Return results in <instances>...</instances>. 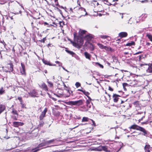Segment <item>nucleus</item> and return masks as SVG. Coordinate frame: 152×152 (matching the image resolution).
<instances>
[{
    "label": "nucleus",
    "mask_w": 152,
    "mask_h": 152,
    "mask_svg": "<svg viewBox=\"0 0 152 152\" xmlns=\"http://www.w3.org/2000/svg\"><path fill=\"white\" fill-rule=\"evenodd\" d=\"M66 49L65 50V51L69 54L72 55V56L74 55L75 53L72 51H70L67 49V48H65Z\"/></svg>",
    "instance_id": "30"
},
{
    "label": "nucleus",
    "mask_w": 152,
    "mask_h": 152,
    "mask_svg": "<svg viewBox=\"0 0 152 152\" xmlns=\"http://www.w3.org/2000/svg\"><path fill=\"white\" fill-rule=\"evenodd\" d=\"M86 32L87 31L85 30L80 29L79 32V35L77 36L84 38L85 36L84 35L86 34Z\"/></svg>",
    "instance_id": "11"
},
{
    "label": "nucleus",
    "mask_w": 152,
    "mask_h": 152,
    "mask_svg": "<svg viewBox=\"0 0 152 152\" xmlns=\"http://www.w3.org/2000/svg\"><path fill=\"white\" fill-rule=\"evenodd\" d=\"M17 117L15 116H13L12 117V118L15 121H16L17 120Z\"/></svg>",
    "instance_id": "51"
},
{
    "label": "nucleus",
    "mask_w": 152,
    "mask_h": 152,
    "mask_svg": "<svg viewBox=\"0 0 152 152\" xmlns=\"http://www.w3.org/2000/svg\"><path fill=\"white\" fill-rule=\"evenodd\" d=\"M140 66L141 67H143V68H145L146 69V68L147 67H148V65L146 64H140Z\"/></svg>",
    "instance_id": "37"
},
{
    "label": "nucleus",
    "mask_w": 152,
    "mask_h": 152,
    "mask_svg": "<svg viewBox=\"0 0 152 152\" xmlns=\"http://www.w3.org/2000/svg\"><path fill=\"white\" fill-rule=\"evenodd\" d=\"M12 113L13 114L17 115L18 116V114L17 111L14 108H12Z\"/></svg>",
    "instance_id": "33"
},
{
    "label": "nucleus",
    "mask_w": 152,
    "mask_h": 152,
    "mask_svg": "<svg viewBox=\"0 0 152 152\" xmlns=\"http://www.w3.org/2000/svg\"><path fill=\"white\" fill-rule=\"evenodd\" d=\"M124 54L125 55H127L129 54V51L126 52H124Z\"/></svg>",
    "instance_id": "63"
},
{
    "label": "nucleus",
    "mask_w": 152,
    "mask_h": 152,
    "mask_svg": "<svg viewBox=\"0 0 152 152\" xmlns=\"http://www.w3.org/2000/svg\"><path fill=\"white\" fill-rule=\"evenodd\" d=\"M13 52V54H15V50L14 48H12V49L11 50Z\"/></svg>",
    "instance_id": "62"
},
{
    "label": "nucleus",
    "mask_w": 152,
    "mask_h": 152,
    "mask_svg": "<svg viewBox=\"0 0 152 152\" xmlns=\"http://www.w3.org/2000/svg\"><path fill=\"white\" fill-rule=\"evenodd\" d=\"M90 120L92 121V126H96V123H95V121L93 120L92 119H90Z\"/></svg>",
    "instance_id": "47"
},
{
    "label": "nucleus",
    "mask_w": 152,
    "mask_h": 152,
    "mask_svg": "<svg viewBox=\"0 0 152 152\" xmlns=\"http://www.w3.org/2000/svg\"><path fill=\"white\" fill-rule=\"evenodd\" d=\"M47 83H48V87L51 88H53V84L52 82L49 81L48 80H47Z\"/></svg>",
    "instance_id": "21"
},
{
    "label": "nucleus",
    "mask_w": 152,
    "mask_h": 152,
    "mask_svg": "<svg viewBox=\"0 0 152 152\" xmlns=\"http://www.w3.org/2000/svg\"><path fill=\"white\" fill-rule=\"evenodd\" d=\"M97 45L100 48H107L106 46H104L103 45L101 44L100 43H98Z\"/></svg>",
    "instance_id": "42"
},
{
    "label": "nucleus",
    "mask_w": 152,
    "mask_h": 152,
    "mask_svg": "<svg viewBox=\"0 0 152 152\" xmlns=\"http://www.w3.org/2000/svg\"><path fill=\"white\" fill-rule=\"evenodd\" d=\"M53 46V45L51 44H48V47H52Z\"/></svg>",
    "instance_id": "60"
},
{
    "label": "nucleus",
    "mask_w": 152,
    "mask_h": 152,
    "mask_svg": "<svg viewBox=\"0 0 152 152\" xmlns=\"http://www.w3.org/2000/svg\"><path fill=\"white\" fill-rule=\"evenodd\" d=\"M132 134H132V135L128 136V137H130V138L131 139H134V138H136V136L133 134Z\"/></svg>",
    "instance_id": "40"
},
{
    "label": "nucleus",
    "mask_w": 152,
    "mask_h": 152,
    "mask_svg": "<svg viewBox=\"0 0 152 152\" xmlns=\"http://www.w3.org/2000/svg\"><path fill=\"white\" fill-rule=\"evenodd\" d=\"M44 145V144L42 143H41L39 145L38 147L37 148H35L34 149H33L32 150L33 151H34L33 152H37V151L40 150L41 149L39 148L43 146Z\"/></svg>",
    "instance_id": "17"
},
{
    "label": "nucleus",
    "mask_w": 152,
    "mask_h": 152,
    "mask_svg": "<svg viewBox=\"0 0 152 152\" xmlns=\"http://www.w3.org/2000/svg\"><path fill=\"white\" fill-rule=\"evenodd\" d=\"M77 90L78 91H80L82 92L83 93L84 91V90H83L81 89H78Z\"/></svg>",
    "instance_id": "64"
},
{
    "label": "nucleus",
    "mask_w": 152,
    "mask_h": 152,
    "mask_svg": "<svg viewBox=\"0 0 152 152\" xmlns=\"http://www.w3.org/2000/svg\"><path fill=\"white\" fill-rule=\"evenodd\" d=\"M143 52L142 51H140L136 52L134 53L135 54H137L142 53Z\"/></svg>",
    "instance_id": "61"
},
{
    "label": "nucleus",
    "mask_w": 152,
    "mask_h": 152,
    "mask_svg": "<svg viewBox=\"0 0 152 152\" xmlns=\"http://www.w3.org/2000/svg\"><path fill=\"white\" fill-rule=\"evenodd\" d=\"M66 103V104L69 105H75V101H69V102H67Z\"/></svg>",
    "instance_id": "26"
},
{
    "label": "nucleus",
    "mask_w": 152,
    "mask_h": 152,
    "mask_svg": "<svg viewBox=\"0 0 152 152\" xmlns=\"http://www.w3.org/2000/svg\"><path fill=\"white\" fill-rule=\"evenodd\" d=\"M90 119L88 117H83L82 120L81 121L82 122H87L89 121V120H90Z\"/></svg>",
    "instance_id": "29"
},
{
    "label": "nucleus",
    "mask_w": 152,
    "mask_h": 152,
    "mask_svg": "<svg viewBox=\"0 0 152 152\" xmlns=\"http://www.w3.org/2000/svg\"><path fill=\"white\" fill-rule=\"evenodd\" d=\"M75 105H81L83 104V101L82 100H80L77 101H75Z\"/></svg>",
    "instance_id": "24"
},
{
    "label": "nucleus",
    "mask_w": 152,
    "mask_h": 152,
    "mask_svg": "<svg viewBox=\"0 0 152 152\" xmlns=\"http://www.w3.org/2000/svg\"><path fill=\"white\" fill-rule=\"evenodd\" d=\"M145 117V116H143L141 118L139 119L138 122H140V121L143 120V118Z\"/></svg>",
    "instance_id": "58"
},
{
    "label": "nucleus",
    "mask_w": 152,
    "mask_h": 152,
    "mask_svg": "<svg viewBox=\"0 0 152 152\" xmlns=\"http://www.w3.org/2000/svg\"><path fill=\"white\" fill-rule=\"evenodd\" d=\"M20 104L21 105V107L22 108H26V107H25V105L24 104H23V102L20 103Z\"/></svg>",
    "instance_id": "54"
},
{
    "label": "nucleus",
    "mask_w": 152,
    "mask_h": 152,
    "mask_svg": "<svg viewBox=\"0 0 152 152\" xmlns=\"http://www.w3.org/2000/svg\"><path fill=\"white\" fill-rule=\"evenodd\" d=\"M113 89L110 86H109L108 87V90H109L110 91H113Z\"/></svg>",
    "instance_id": "56"
},
{
    "label": "nucleus",
    "mask_w": 152,
    "mask_h": 152,
    "mask_svg": "<svg viewBox=\"0 0 152 152\" xmlns=\"http://www.w3.org/2000/svg\"><path fill=\"white\" fill-rule=\"evenodd\" d=\"M63 84L64 85V90H70V89L69 88H68L64 84V83H63Z\"/></svg>",
    "instance_id": "44"
},
{
    "label": "nucleus",
    "mask_w": 152,
    "mask_h": 152,
    "mask_svg": "<svg viewBox=\"0 0 152 152\" xmlns=\"http://www.w3.org/2000/svg\"><path fill=\"white\" fill-rule=\"evenodd\" d=\"M75 85L77 88H78L81 86L80 83L79 82H77L75 84Z\"/></svg>",
    "instance_id": "41"
},
{
    "label": "nucleus",
    "mask_w": 152,
    "mask_h": 152,
    "mask_svg": "<svg viewBox=\"0 0 152 152\" xmlns=\"http://www.w3.org/2000/svg\"><path fill=\"white\" fill-rule=\"evenodd\" d=\"M84 56L86 58H87L89 60H91V55L86 52H85L84 53Z\"/></svg>",
    "instance_id": "22"
},
{
    "label": "nucleus",
    "mask_w": 152,
    "mask_h": 152,
    "mask_svg": "<svg viewBox=\"0 0 152 152\" xmlns=\"http://www.w3.org/2000/svg\"><path fill=\"white\" fill-rule=\"evenodd\" d=\"M151 147L148 144H146L144 147L145 152H150Z\"/></svg>",
    "instance_id": "13"
},
{
    "label": "nucleus",
    "mask_w": 152,
    "mask_h": 152,
    "mask_svg": "<svg viewBox=\"0 0 152 152\" xmlns=\"http://www.w3.org/2000/svg\"><path fill=\"white\" fill-rule=\"evenodd\" d=\"M8 64L10 66V70L11 72H12L13 70V67L12 64V63H10L9 64Z\"/></svg>",
    "instance_id": "35"
},
{
    "label": "nucleus",
    "mask_w": 152,
    "mask_h": 152,
    "mask_svg": "<svg viewBox=\"0 0 152 152\" xmlns=\"http://www.w3.org/2000/svg\"><path fill=\"white\" fill-rule=\"evenodd\" d=\"M6 109L5 105L2 104H0V114L2 113Z\"/></svg>",
    "instance_id": "19"
},
{
    "label": "nucleus",
    "mask_w": 152,
    "mask_h": 152,
    "mask_svg": "<svg viewBox=\"0 0 152 152\" xmlns=\"http://www.w3.org/2000/svg\"><path fill=\"white\" fill-rule=\"evenodd\" d=\"M138 101H136L135 102H134L133 103V104L135 105L136 106H137L138 105Z\"/></svg>",
    "instance_id": "53"
},
{
    "label": "nucleus",
    "mask_w": 152,
    "mask_h": 152,
    "mask_svg": "<svg viewBox=\"0 0 152 152\" xmlns=\"http://www.w3.org/2000/svg\"><path fill=\"white\" fill-rule=\"evenodd\" d=\"M96 64L97 65L99 66L100 68H103V67H104L102 65L99 64V63H96Z\"/></svg>",
    "instance_id": "46"
},
{
    "label": "nucleus",
    "mask_w": 152,
    "mask_h": 152,
    "mask_svg": "<svg viewBox=\"0 0 152 152\" xmlns=\"http://www.w3.org/2000/svg\"><path fill=\"white\" fill-rule=\"evenodd\" d=\"M108 37L106 35H102L101 36V37L103 39H106Z\"/></svg>",
    "instance_id": "49"
},
{
    "label": "nucleus",
    "mask_w": 152,
    "mask_h": 152,
    "mask_svg": "<svg viewBox=\"0 0 152 152\" xmlns=\"http://www.w3.org/2000/svg\"><path fill=\"white\" fill-rule=\"evenodd\" d=\"M24 123L23 122L14 121L13 122L12 126L15 127H18L19 126H22L24 125Z\"/></svg>",
    "instance_id": "9"
},
{
    "label": "nucleus",
    "mask_w": 152,
    "mask_h": 152,
    "mask_svg": "<svg viewBox=\"0 0 152 152\" xmlns=\"http://www.w3.org/2000/svg\"><path fill=\"white\" fill-rule=\"evenodd\" d=\"M129 84H128L126 83H123V88L124 89V90L126 91V87H129Z\"/></svg>",
    "instance_id": "28"
},
{
    "label": "nucleus",
    "mask_w": 152,
    "mask_h": 152,
    "mask_svg": "<svg viewBox=\"0 0 152 152\" xmlns=\"http://www.w3.org/2000/svg\"><path fill=\"white\" fill-rule=\"evenodd\" d=\"M29 94L31 97H35L37 94V93L36 90L33 89L30 92Z\"/></svg>",
    "instance_id": "16"
},
{
    "label": "nucleus",
    "mask_w": 152,
    "mask_h": 152,
    "mask_svg": "<svg viewBox=\"0 0 152 152\" xmlns=\"http://www.w3.org/2000/svg\"><path fill=\"white\" fill-rule=\"evenodd\" d=\"M147 69H148V72H152V63L149 64L148 67L146 68V70H147Z\"/></svg>",
    "instance_id": "23"
},
{
    "label": "nucleus",
    "mask_w": 152,
    "mask_h": 152,
    "mask_svg": "<svg viewBox=\"0 0 152 152\" xmlns=\"http://www.w3.org/2000/svg\"><path fill=\"white\" fill-rule=\"evenodd\" d=\"M75 9L77 10V12L80 15V17L82 16H85L87 15V12H86L85 9L81 7L74 8V9Z\"/></svg>",
    "instance_id": "4"
},
{
    "label": "nucleus",
    "mask_w": 152,
    "mask_h": 152,
    "mask_svg": "<svg viewBox=\"0 0 152 152\" xmlns=\"http://www.w3.org/2000/svg\"><path fill=\"white\" fill-rule=\"evenodd\" d=\"M74 41H75L77 43V46H78L79 48H80L83 44L84 38L77 36L75 33L74 34Z\"/></svg>",
    "instance_id": "3"
},
{
    "label": "nucleus",
    "mask_w": 152,
    "mask_h": 152,
    "mask_svg": "<svg viewBox=\"0 0 152 152\" xmlns=\"http://www.w3.org/2000/svg\"><path fill=\"white\" fill-rule=\"evenodd\" d=\"M39 87L41 88L45 91H48V89L47 86L44 82H42L41 84L39 86Z\"/></svg>",
    "instance_id": "10"
},
{
    "label": "nucleus",
    "mask_w": 152,
    "mask_h": 152,
    "mask_svg": "<svg viewBox=\"0 0 152 152\" xmlns=\"http://www.w3.org/2000/svg\"><path fill=\"white\" fill-rule=\"evenodd\" d=\"M5 93V90L4 88L2 86L0 88V95H2Z\"/></svg>",
    "instance_id": "25"
},
{
    "label": "nucleus",
    "mask_w": 152,
    "mask_h": 152,
    "mask_svg": "<svg viewBox=\"0 0 152 152\" xmlns=\"http://www.w3.org/2000/svg\"><path fill=\"white\" fill-rule=\"evenodd\" d=\"M91 101L88 100H87L86 102V106L87 107L90 108L91 107Z\"/></svg>",
    "instance_id": "27"
},
{
    "label": "nucleus",
    "mask_w": 152,
    "mask_h": 152,
    "mask_svg": "<svg viewBox=\"0 0 152 152\" xmlns=\"http://www.w3.org/2000/svg\"><path fill=\"white\" fill-rule=\"evenodd\" d=\"M120 97V96L116 94H113V100L114 102H117L119 99V97Z\"/></svg>",
    "instance_id": "14"
},
{
    "label": "nucleus",
    "mask_w": 152,
    "mask_h": 152,
    "mask_svg": "<svg viewBox=\"0 0 152 152\" xmlns=\"http://www.w3.org/2000/svg\"><path fill=\"white\" fill-rule=\"evenodd\" d=\"M146 37L148 38L150 41L152 42V35L150 34H146Z\"/></svg>",
    "instance_id": "34"
},
{
    "label": "nucleus",
    "mask_w": 152,
    "mask_h": 152,
    "mask_svg": "<svg viewBox=\"0 0 152 152\" xmlns=\"http://www.w3.org/2000/svg\"><path fill=\"white\" fill-rule=\"evenodd\" d=\"M83 94L86 95L87 97L89 96L90 94V93L87 91H86L85 90H84L83 92Z\"/></svg>",
    "instance_id": "39"
},
{
    "label": "nucleus",
    "mask_w": 152,
    "mask_h": 152,
    "mask_svg": "<svg viewBox=\"0 0 152 152\" xmlns=\"http://www.w3.org/2000/svg\"><path fill=\"white\" fill-rule=\"evenodd\" d=\"M84 38L86 41L84 45V47H87L88 48H94L93 45L89 42V41L91 40L93 38L91 35L88 34L85 35Z\"/></svg>",
    "instance_id": "2"
},
{
    "label": "nucleus",
    "mask_w": 152,
    "mask_h": 152,
    "mask_svg": "<svg viewBox=\"0 0 152 152\" xmlns=\"http://www.w3.org/2000/svg\"><path fill=\"white\" fill-rule=\"evenodd\" d=\"M108 52L110 51L113 52L114 51V50L113 48H104Z\"/></svg>",
    "instance_id": "36"
},
{
    "label": "nucleus",
    "mask_w": 152,
    "mask_h": 152,
    "mask_svg": "<svg viewBox=\"0 0 152 152\" xmlns=\"http://www.w3.org/2000/svg\"><path fill=\"white\" fill-rule=\"evenodd\" d=\"M71 93H72V92L70 90H65L64 91H63V97H68L69 96Z\"/></svg>",
    "instance_id": "6"
},
{
    "label": "nucleus",
    "mask_w": 152,
    "mask_h": 152,
    "mask_svg": "<svg viewBox=\"0 0 152 152\" xmlns=\"http://www.w3.org/2000/svg\"><path fill=\"white\" fill-rule=\"evenodd\" d=\"M21 67L20 68V72L22 75L25 76L26 75V70L25 68V66L22 63H21Z\"/></svg>",
    "instance_id": "8"
},
{
    "label": "nucleus",
    "mask_w": 152,
    "mask_h": 152,
    "mask_svg": "<svg viewBox=\"0 0 152 152\" xmlns=\"http://www.w3.org/2000/svg\"><path fill=\"white\" fill-rule=\"evenodd\" d=\"M119 36L121 37H125L127 36V34L126 32H121L119 34Z\"/></svg>",
    "instance_id": "20"
},
{
    "label": "nucleus",
    "mask_w": 152,
    "mask_h": 152,
    "mask_svg": "<svg viewBox=\"0 0 152 152\" xmlns=\"http://www.w3.org/2000/svg\"><path fill=\"white\" fill-rule=\"evenodd\" d=\"M137 23V21H136V20L134 18H130L128 23L131 24L132 23Z\"/></svg>",
    "instance_id": "18"
},
{
    "label": "nucleus",
    "mask_w": 152,
    "mask_h": 152,
    "mask_svg": "<svg viewBox=\"0 0 152 152\" xmlns=\"http://www.w3.org/2000/svg\"><path fill=\"white\" fill-rule=\"evenodd\" d=\"M7 100H10L12 98V96L9 97V95H7Z\"/></svg>",
    "instance_id": "57"
},
{
    "label": "nucleus",
    "mask_w": 152,
    "mask_h": 152,
    "mask_svg": "<svg viewBox=\"0 0 152 152\" xmlns=\"http://www.w3.org/2000/svg\"><path fill=\"white\" fill-rule=\"evenodd\" d=\"M63 90L60 88L56 89L55 94L57 97H61L63 96Z\"/></svg>",
    "instance_id": "5"
},
{
    "label": "nucleus",
    "mask_w": 152,
    "mask_h": 152,
    "mask_svg": "<svg viewBox=\"0 0 152 152\" xmlns=\"http://www.w3.org/2000/svg\"><path fill=\"white\" fill-rule=\"evenodd\" d=\"M42 62L45 64L50 66H55L56 64H52L50 62L44 59H42Z\"/></svg>",
    "instance_id": "15"
},
{
    "label": "nucleus",
    "mask_w": 152,
    "mask_h": 152,
    "mask_svg": "<svg viewBox=\"0 0 152 152\" xmlns=\"http://www.w3.org/2000/svg\"><path fill=\"white\" fill-rule=\"evenodd\" d=\"M55 62L56 64H58V66H61L62 65V64L59 61H56Z\"/></svg>",
    "instance_id": "52"
},
{
    "label": "nucleus",
    "mask_w": 152,
    "mask_h": 152,
    "mask_svg": "<svg viewBox=\"0 0 152 152\" xmlns=\"http://www.w3.org/2000/svg\"><path fill=\"white\" fill-rule=\"evenodd\" d=\"M48 109L47 108H45L44 110L42 112L39 116V119L40 120H42L44 117L45 116V115Z\"/></svg>",
    "instance_id": "7"
},
{
    "label": "nucleus",
    "mask_w": 152,
    "mask_h": 152,
    "mask_svg": "<svg viewBox=\"0 0 152 152\" xmlns=\"http://www.w3.org/2000/svg\"><path fill=\"white\" fill-rule=\"evenodd\" d=\"M135 43L134 41H131L130 42L127 43L126 45V46H130L132 45H134Z\"/></svg>",
    "instance_id": "31"
},
{
    "label": "nucleus",
    "mask_w": 152,
    "mask_h": 152,
    "mask_svg": "<svg viewBox=\"0 0 152 152\" xmlns=\"http://www.w3.org/2000/svg\"><path fill=\"white\" fill-rule=\"evenodd\" d=\"M46 40V37H45L43 38L42 39H41L40 40H39L42 42L44 43L45 42V41Z\"/></svg>",
    "instance_id": "55"
},
{
    "label": "nucleus",
    "mask_w": 152,
    "mask_h": 152,
    "mask_svg": "<svg viewBox=\"0 0 152 152\" xmlns=\"http://www.w3.org/2000/svg\"><path fill=\"white\" fill-rule=\"evenodd\" d=\"M54 114L58 116L60 115V113L58 111H57L56 112V111L54 112Z\"/></svg>",
    "instance_id": "45"
},
{
    "label": "nucleus",
    "mask_w": 152,
    "mask_h": 152,
    "mask_svg": "<svg viewBox=\"0 0 152 152\" xmlns=\"http://www.w3.org/2000/svg\"><path fill=\"white\" fill-rule=\"evenodd\" d=\"M102 150L106 152H107L108 151L107 148L106 146H103L102 147Z\"/></svg>",
    "instance_id": "38"
},
{
    "label": "nucleus",
    "mask_w": 152,
    "mask_h": 152,
    "mask_svg": "<svg viewBox=\"0 0 152 152\" xmlns=\"http://www.w3.org/2000/svg\"><path fill=\"white\" fill-rule=\"evenodd\" d=\"M18 99L20 103L23 102L22 98L21 97H18Z\"/></svg>",
    "instance_id": "43"
},
{
    "label": "nucleus",
    "mask_w": 152,
    "mask_h": 152,
    "mask_svg": "<svg viewBox=\"0 0 152 152\" xmlns=\"http://www.w3.org/2000/svg\"><path fill=\"white\" fill-rule=\"evenodd\" d=\"M148 124V121H145V122H142L141 123V124L142 125H143V124Z\"/></svg>",
    "instance_id": "59"
},
{
    "label": "nucleus",
    "mask_w": 152,
    "mask_h": 152,
    "mask_svg": "<svg viewBox=\"0 0 152 152\" xmlns=\"http://www.w3.org/2000/svg\"><path fill=\"white\" fill-rule=\"evenodd\" d=\"M129 81V80H128ZM129 85L131 86H134L137 84V81L135 80H131L129 81Z\"/></svg>",
    "instance_id": "12"
},
{
    "label": "nucleus",
    "mask_w": 152,
    "mask_h": 152,
    "mask_svg": "<svg viewBox=\"0 0 152 152\" xmlns=\"http://www.w3.org/2000/svg\"><path fill=\"white\" fill-rule=\"evenodd\" d=\"M44 124V122L42 121H41V122H40L39 126L40 127H42L43 126Z\"/></svg>",
    "instance_id": "50"
},
{
    "label": "nucleus",
    "mask_w": 152,
    "mask_h": 152,
    "mask_svg": "<svg viewBox=\"0 0 152 152\" xmlns=\"http://www.w3.org/2000/svg\"><path fill=\"white\" fill-rule=\"evenodd\" d=\"M144 57L142 55H140L139 56V61H141V60L143 58H144Z\"/></svg>",
    "instance_id": "48"
},
{
    "label": "nucleus",
    "mask_w": 152,
    "mask_h": 152,
    "mask_svg": "<svg viewBox=\"0 0 152 152\" xmlns=\"http://www.w3.org/2000/svg\"><path fill=\"white\" fill-rule=\"evenodd\" d=\"M129 128L130 129L136 130L141 131L142 132L143 135L145 136H147L149 134L148 131L144 128L138 126L136 124H134L132 125L131 126L129 127Z\"/></svg>",
    "instance_id": "1"
},
{
    "label": "nucleus",
    "mask_w": 152,
    "mask_h": 152,
    "mask_svg": "<svg viewBox=\"0 0 152 152\" xmlns=\"http://www.w3.org/2000/svg\"><path fill=\"white\" fill-rule=\"evenodd\" d=\"M68 40L70 41L71 43L74 46L76 47L77 46V44L75 41L73 42L71 40L69 39H68Z\"/></svg>",
    "instance_id": "32"
}]
</instances>
